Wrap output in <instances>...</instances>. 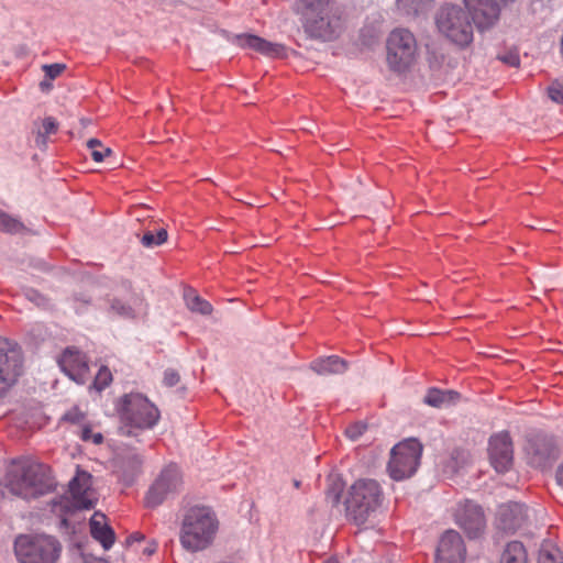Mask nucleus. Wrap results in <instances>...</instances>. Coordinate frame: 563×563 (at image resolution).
<instances>
[{
	"instance_id": "1",
	"label": "nucleus",
	"mask_w": 563,
	"mask_h": 563,
	"mask_svg": "<svg viewBox=\"0 0 563 563\" xmlns=\"http://www.w3.org/2000/svg\"><path fill=\"white\" fill-rule=\"evenodd\" d=\"M218 530L219 520L209 507L192 506L183 515L179 542L187 552H200L213 544Z\"/></svg>"
},
{
	"instance_id": "2",
	"label": "nucleus",
	"mask_w": 563,
	"mask_h": 563,
	"mask_svg": "<svg viewBox=\"0 0 563 563\" xmlns=\"http://www.w3.org/2000/svg\"><path fill=\"white\" fill-rule=\"evenodd\" d=\"M55 486L51 468L45 464L30 463L10 471L5 476L9 492L26 500L51 493Z\"/></svg>"
},
{
	"instance_id": "3",
	"label": "nucleus",
	"mask_w": 563,
	"mask_h": 563,
	"mask_svg": "<svg viewBox=\"0 0 563 563\" xmlns=\"http://www.w3.org/2000/svg\"><path fill=\"white\" fill-rule=\"evenodd\" d=\"M334 0H299L297 11L302 15L306 32L316 38L336 37L340 18L333 11Z\"/></svg>"
},
{
	"instance_id": "4",
	"label": "nucleus",
	"mask_w": 563,
	"mask_h": 563,
	"mask_svg": "<svg viewBox=\"0 0 563 563\" xmlns=\"http://www.w3.org/2000/svg\"><path fill=\"white\" fill-rule=\"evenodd\" d=\"M13 550L19 563H57L63 545L46 533H22L15 537Z\"/></svg>"
},
{
	"instance_id": "5",
	"label": "nucleus",
	"mask_w": 563,
	"mask_h": 563,
	"mask_svg": "<svg viewBox=\"0 0 563 563\" xmlns=\"http://www.w3.org/2000/svg\"><path fill=\"white\" fill-rule=\"evenodd\" d=\"M382 490L374 479H360L350 489L345 501L347 516L356 523L363 525L378 509Z\"/></svg>"
},
{
	"instance_id": "6",
	"label": "nucleus",
	"mask_w": 563,
	"mask_h": 563,
	"mask_svg": "<svg viewBox=\"0 0 563 563\" xmlns=\"http://www.w3.org/2000/svg\"><path fill=\"white\" fill-rule=\"evenodd\" d=\"M92 476L90 473L77 468L75 477L69 482L71 497L59 496L51 501L52 511L60 517L73 514L76 510L91 509L96 498L91 489Z\"/></svg>"
},
{
	"instance_id": "7",
	"label": "nucleus",
	"mask_w": 563,
	"mask_h": 563,
	"mask_svg": "<svg viewBox=\"0 0 563 563\" xmlns=\"http://www.w3.org/2000/svg\"><path fill=\"white\" fill-rule=\"evenodd\" d=\"M117 409L122 422L137 429H151L159 419L156 406L137 393L124 395Z\"/></svg>"
},
{
	"instance_id": "8",
	"label": "nucleus",
	"mask_w": 563,
	"mask_h": 563,
	"mask_svg": "<svg viewBox=\"0 0 563 563\" xmlns=\"http://www.w3.org/2000/svg\"><path fill=\"white\" fill-rule=\"evenodd\" d=\"M437 26L450 41L466 46L473 40V26L468 14L459 5L446 4L437 14Z\"/></svg>"
},
{
	"instance_id": "9",
	"label": "nucleus",
	"mask_w": 563,
	"mask_h": 563,
	"mask_svg": "<svg viewBox=\"0 0 563 563\" xmlns=\"http://www.w3.org/2000/svg\"><path fill=\"white\" fill-rule=\"evenodd\" d=\"M423 446L415 438L397 443L390 451L388 472L393 479L402 481L411 477L420 465Z\"/></svg>"
},
{
	"instance_id": "10",
	"label": "nucleus",
	"mask_w": 563,
	"mask_h": 563,
	"mask_svg": "<svg viewBox=\"0 0 563 563\" xmlns=\"http://www.w3.org/2000/svg\"><path fill=\"white\" fill-rule=\"evenodd\" d=\"M418 45L407 29L394 30L387 38V63L394 71H405L416 60Z\"/></svg>"
},
{
	"instance_id": "11",
	"label": "nucleus",
	"mask_w": 563,
	"mask_h": 563,
	"mask_svg": "<svg viewBox=\"0 0 563 563\" xmlns=\"http://www.w3.org/2000/svg\"><path fill=\"white\" fill-rule=\"evenodd\" d=\"M22 353L9 340L0 338V397L22 374Z\"/></svg>"
},
{
	"instance_id": "12",
	"label": "nucleus",
	"mask_w": 563,
	"mask_h": 563,
	"mask_svg": "<svg viewBox=\"0 0 563 563\" xmlns=\"http://www.w3.org/2000/svg\"><path fill=\"white\" fill-rule=\"evenodd\" d=\"M181 484L179 468L174 464L168 465L150 487L145 497L146 506L151 508L159 506L169 495L178 493Z\"/></svg>"
},
{
	"instance_id": "13",
	"label": "nucleus",
	"mask_w": 563,
	"mask_h": 563,
	"mask_svg": "<svg viewBox=\"0 0 563 563\" xmlns=\"http://www.w3.org/2000/svg\"><path fill=\"white\" fill-rule=\"evenodd\" d=\"M455 522L471 539L479 538L486 528V519L482 507L472 501L459 504L455 514Z\"/></svg>"
},
{
	"instance_id": "14",
	"label": "nucleus",
	"mask_w": 563,
	"mask_h": 563,
	"mask_svg": "<svg viewBox=\"0 0 563 563\" xmlns=\"http://www.w3.org/2000/svg\"><path fill=\"white\" fill-rule=\"evenodd\" d=\"M527 520V509L522 504L507 503L498 507L495 527L498 531L515 533L526 525Z\"/></svg>"
},
{
	"instance_id": "15",
	"label": "nucleus",
	"mask_w": 563,
	"mask_h": 563,
	"mask_svg": "<svg viewBox=\"0 0 563 563\" xmlns=\"http://www.w3.org/2000/svg\"><path fill=\"white\" fill-rule=\"evenodd\" d=\"M466 549L461 534L454 530L445 531L435 553V563H463Z\"/></svg>"
},
{
	"instance_id": "16",
	"label": "nucleus",
	"mask_w": 563,
	"mask_h": 563,
	"mask_svg": "<svg viewBox=\"0 0 563 563\" xmlns=\"http://www.w3.org/2000/svg\"><path fill=\"white\" fill-rule=\"evenodd\" d=\"M464 3L468 15L479 30L493 26L499 19V3H501L499 0H464Z\"/></svg>"
},
{
	"instance_id": "17",
	"label": "nucleus",
	"mask_w": 563,
	"mask_h": 563,
	"mask_svg": "<svg viewBox=\"0 0 563 563\" xmlns=\"http://www.w3.org/2000/svg\"><path fill=\"white\" fill-rule=\"evenodd\" d=\"M488 453L494 468L504 473L512 464L514 450L512 442L508 433H498L489 439Z\"/></svg>"
},
{
	"instance_id": "18",
	"label": "nucleus",
	"mask_w": 563,
	"mask_h": 563,
	"mask_svg": "<svg viewBox=\"0 0 563 563\" xmlns=\"http://www.w3.org/2000/svg\"><path fill=\"white\" fill-rule=\"evenodd\" d=\"M62 371L77 384L88 379L89 366L84 353L75 347H67L58 360Z\"/></svg>"
},
{
	"instance_id": "19",
	"label": "nucleus",
	"mask_w": 563,
	"mask_h": 563,
	"mask_svg": "<svg viewBox=\"0 0 563 563\" xmlns=\"http://www.w3.org/2000/svg\"><path fill=\"white\" fill-rule=\"evenodd\" d=\"M236 43L243 48H251L268 57H286V47L279 43L269 42L253 34H241L236 36Z\"/></svg>"
},
{
	"instance_id": "20",
	"label": "nucleus",
	"mask_w": 563,
	"mask_h": 563,
	"mask_svg": "<svg viewBox=\"0 0 563 563\" xmlns=\"http://www.w3.org/2000/svg\"><path fill=\"white\" fill-rule=\"evenodd\" d=\"M527 450L532 462L539 466L545 465L550 460L558 456V449L553 439L547 435H536L529 441Z\"/></svg>"
},
{
	"instance_id": "21",
	"label": "nucleus",
	"mask_w": 563,
	"mask_h": 563,
	"mask_svg": "<svg viewBox=\"0 0 563 563\" xmlns=\"http://www.w3.org/2000/svg\"><path fill=\"white\" fill-rule=\"evenodd\" d=\"M90 533L92 538L99 541L106 550H109L114 543V532L104 523V515L95 512L90 519Z\"/></svg>"
},
{
	"instance_id": "22",
	"label": "nucleus",
	"mask_w": 563,
	"mask_h": 563,
	"mask_svg": "<svg viewBox=\"0 0 563 563\" xmlns=\"http://www.w3.org/2000/svg\"><path fill=\"white\" fill-rule=\"evenodd\" d=\"M310 367L318 375H336L343 374L347 369V363L336 355H331L314 360Z\"/></svg>"
},
{
	"instance_id": "23",
	"label": "nucleus",
	"mask_w": 563,
	"mask_h": 563,
	"mask_svg": "<svg viewBox=\"0 0 563 563\" xmlns=\"http://www.w3.org/2000/svg\"><path fill=\"white\" fill-rule=\"evenodd\" d=\"M459 399L460 394L457 391L429 388L423 398V402L430 407L442 408L456 404Z\"/></svg>"
},
{
	"instance_id": "24",
	"label": "nucleus",
	"mask_w": 563,
	"mask_h": 563,
	"mask_svg": "<svg viewBox=\"0 0 563 563\" xmlns=\"http://www.w3.org/2000/svg\"><path fill=\"white\" fill-rule=\"evenodd\" d=\"M499 563H528V551L520 541L508 542L499 558Z\"/></svg>"
},
{
	"instance_id": "25",
	"label": "nucleus",
	"mask_w": 563,
	"mask_h": 563,
	"mask_svg": "<svg viewBox=\"0 0 563 563\" xmlns=\"http://www.w3.org/2000/svg\"><path fill=\"white\" fill-rule=\"evenodd\" d=\"M184 300L186 307L191 311L200 314L208 316L212 312V306L202 299L194 288H185Z\"/></svg>"
},
{
	"instance_id": "26",
	"label": "nucleus",
	"mask_w": 563,
	"mask_h": 563,
	"mask_svg": "<svg viewBox=\"0 0 563 563\" xmlns=\"http://www.w3.org/2000/svg\"><path fill=\"white\" fill-rule=\"evenodd\" d=\"M58 130V123L52 117H47L43 120L42 128L38 129L35 136V144L40 148H45L47 144V136L55 134Z\"/></svg>"
},
{
	"instance_id": "27",
	"label": "nucleus",
	"mask_w": 563,
	"mask_h": 563,
	"mask_svg": "<svg viewBox=\"0 0 563 563\" xmlns=\"http://www.w3.org/2000/svg\"><path fill=\"white\" fill-rule=\"evenodd\" d=\"M467 460L468 453L466 451L462 449H454L451 452L449 460L445 462L444 471L455 473L460 467L467 463Z\"/></svg>"
},
{
	"instance_id": "28",
	"label": "nucleus",
	"mask_w": 563,
	"mask_h": 563,
	"mask_svg": "<svg viewBox=\"0 0 563 563\" xmlns=\"http://www.w3.org/2000/svg\"><path fill=\"white\" fill-rule=\"evenodd\" d=\"M25 229L24 224L10 214L0 211V231L7 233H19Z\"/></svg>"
},
{
	"instance_id": "29",
	"label": "nucleus",
	"mask_w": 563,
	"mask_h": 563,
	"mask_svg": "<svg viewBox=\"0 0 563 563\" xmlns=\"http://www.w3.org/2000/svg\"><path fill=\"white\" fill-rule=\"evenodd\" d=\"M87 146L91 151V157L95 162L100 163L104 157L112 154L110 147H106L98 139H90L87 141Z\"/></svg>"
},
{
	"instance_id": "30",
	"label": "nucleus",
	"mask_w": 563,
	"mask_h": 563,
	"mask_svg": "<svg viewBox=\"0 0 563 563\" xmlns=\"http://www.w3.org/2000/svg\"><path fill=\"white\" fill-rule=\"evenodd\" d=\"M168 239V233L165 229H159L156 234L151 231H147L143 234L141 239V243L145 247H154L162 245Z\"/></svg>"
},
{
	"instance_id": "31",
	"label": "nucleus",
	"mask_w": 563,
	"mask_h": 563,
	"mask_svg": "<svg viewBox=\"0 0 563 563\" xmlns=\"http://www.w3.org/2000/svg\"><path fill=\"white\" fill-rule=\"evenodd\" d=\"M112 383V373L107 366H101L93 379L92 387L102 391Z\"/></svg>"
},
{
	"instance_id": "32",
	"label": "nucleus",
	"mask_w": 563,
	"mask_h": 563,
	"mask_svg": "<svg viewBox=\"0 0 563 563\" xmlns=\"http://www.w3.org/2000/svg\"><path fill=\"white\" fill-rule=\"evenodd\" d=\"M344 485L340 479H333L327 489V499L332 506H336L341 501Z\"/></svg>"
},
{
	"instance_id": "33",
	"label": "nucleus",
	"mask_w": 563,
	"mask_h": 563,
	"mask_svg": "<svg viewBox=\"0 0 563 563\" xmlns=\"http://www.w3.org/2000/svg\"><path fill=\"white\" fill-rule=\"evenodd\" d=\"M110 310L113 313H115L120 317H123V318H134L135 317L134 308L130 305L123 303L119 299H113L111 301Z\"/></svg>"
},
{
	"instance_id": "34",
	"label": "nucleus",
	"mask_w": 563,
	"mask_h": 563,
	"mask_svg": "<svg viewBox=\"0 0 563 563\" xmlns=\"http://www.w3.org/2000/svg\"><path fill=\"white\" fill-rule=\"evenodd\" d=\"M537 563H563V558L559 549L542 550Z\"/></svg>"
},
{
	"instance_id": "35",
	"label": "nucleus",
	"mask_w": 563,
	"mask_h": 563,
	"mask_svg": "<svg viewBox=\"0 0 563 563\" xmlns=\"http://www.w3.org/2000/svg\"><path fill=\"white\" fill-rule=\"evenodd\" d=\"M548 96L552 101L563 103V80H553L548 87Z\"/></svg>"
},
{
	"instance_id": "36",
	"label": "nucleus",
	"mask_w": 563,
	"mask_h": 563,
	"mask_svg": "<svg viewBox=\"0 0 563 563\" xmlns=\"http://www.w3.org/2000/svg\"><path fill=\"white\" fill-rule=\"evenodd\" d=\"M367 426L361 421L350 424L345 429V434L352 441H356L366 430Z\"/></svg>"
},
{
	"instance_id": "37",
	"label": "nucleus",
	"mask_w": 563,
	"mask_h": 563,
	"mask_svg": "<svg viewBox=\"0 0 563 563\" xmlns=\"http://www.w3.org/2000/svg\"><path fill=\"white\" fill-rule=\"evenodd\" d=\"M498 59L511 67H518L520 65V56L517 51H509L505 54H500L498 55Z\"/></svg>"
},
{
	"instance_id": "38",
	"label": "nucleus",
	"mask_w": 563,
	"mask_h": 563,
	"mask_svg": "<svg viewBox=\"0 0 563 563\" xmlns=\"http://www.w3.org/2000/svg\"><path fill=\"white\" fill-rule=\"evenodd\" d=\"M64 69L65 65L57 63L43 66V70L45 71L46 77H48L49 79H55L56 77H58Z\"/></svg>"
},
{
	"instance_id": "39",
	"label": "nucleus",
	"mask_w": 563,
	"mask_h": 563,
	"mask_svg": "<svg viewBox=\"0 0 563 563\" xmlns=\"http://www.w3.org/2000/svg\"><path fill=\"white\" fill-rule=\"evenodd\" d=\"M179 380H180V376L177 371H175L173 368H167L164 372L163 382L167 387H173V386L177 385L179 383Z\"/></svg>"
},
{
	"instance_id": "40",
	"label": "nucleus",
	"mask_w": 563,
	"mask_h": 563,
	"mask_svg": "<svg viewBox=\"0 0 563 563\" xmlns=\"http://www.w3.org/2000/svg\"><path fill=\"white\" fill-rule=\"evenodd\" d=\"M81 418H82V415L77 409L70 410L67 413H65V416H64V420L73 422V423L79 422L81 420Z\"/></svg>"
},
{
	"instance_id": "41",
	"label": "nucleus",
	"mask_w": 563,
	"mask_h": 563,
	"mask_svg": "<svg viewBox=\"0 0 563 563\" xmlns=\"http://www.w3.org/2000/svg\"><path fill=\"white\" fill-rule=\"evenodd\" d=\"M92 430L90 427L88 426H85L82 429H81V439L84 441H90V439L92 438Z\"/></svg>"
},
{
	"instance_id": "42",
	"label": "nucleus",
	"mask_w": 563,
	"mask_h": 563,
	"mask_svg": "<svg viewBox=\"0 0 563 563\" xmlns=\"http://www.w3.org/2000/svg\"><path fill=\"white\" fill-rule=\"evenodd\" d=\"M142 540H144V534H142L140 532H135L126 539V543H132V542H136V541L139 542Z\"/></svg>"
},
{
	"instance_id": "43",
	"label": "nucleus",
	"mask_w": 563,
	"mask_h": 563,
	"mask_svg": "<svg viewBox=\"0 0 563 563\" xmlns=\"http://www.w3.org/2000/svg\"><path fill=\"white\" fill-rule=\"evenodd\" d=\"M157 549V543L155 541H152L144 550H143V553L146 554V555H152L153 553H155Z\"/></svg>"
},
{
	"instance_id": "44",
	"label": "nucleus",
	"mask_w": 563,
	"mask_h": 563,
	"mask_svg": "<svg viewBox=\"0 0 563 563\" xmlns=\"http://www.w3.org/2000/svg\"><path fill=\"white\" fill-rule=\"evenodd\" d=\"M556 479L559 485L563 487V463L559 466L556 471Z\"/></svg>"
},
{
	"instance_id": "45",
	"label": "nucleus",
	"mask_w": 563,
	"mask_h": 563,
	"mask_svg": "<svg viewBox=\"0 0 563 563\" xmlns=\"http://www.w3.org/2000/svg\"><path fill=\"white\" fill-rule=\"evenodd\" d=\"M90 441H92L95 444H100L103 441V437L101 433H93Z\"/></svg>"
},
{
	"instance_id": "46",
	"label": "nucleus",
	"mask_w": 563,
	"mask_h": 563,
	"mask_svg": "<svg viewBox=\"0 0 563 563\" xmlns=\"http://www.w3.org/2000/svg\"><path fill=\"white\" fill-rule=\"evenodd\" d=\"M86 563H107V562L102 559H92L90 561H87Z\"/></svg>"
},
{
	"instance_id": "47",
	"label": "nucleus",
	"mask_w": 563,
	"mask_h": 563,
	"mask_svg": "<svg viewBox=\"0 0 563 563\" xmlns=\"http://www.w3.org/2000/svg\"><path fill=\"white\" fill-rule=\"evenodd\" d=\"M76 300H80L82 301L84 303H89L90 302V299L88 298H78V297H75Z\"/></svg>"
},
{
	"instance_id": "48",
	"label": "nucleus",
	"mask_w": 563,
	"mask_h": 563,
	"mask_svg": "<svg viewBox=\"0 0 563 563\" xmlns=\"http://www.w3.org/2000/svg\"><path fill=\"white\" fill-rule=\"evenodd\" d=\"M324 563H339V562L336 559L331 558V559H328Z\"/></svg>"
},
{
	"instance_id": "49",
	"label": "nucleus",
	"mask_w": 563,
	"mask_h": 563,
	"mask_svg": "<svg viewBox=\"0 0 563 563\" xmlns=\"http://www.w3.org/2000/svg\"><path fill=\"white\" fill-rule=\"evenodd\" d=\"M123 286H124V288H126V289H131V286H132V285H131V283H130V282H125V283H123Z\"/></svg>"
},
{
	"instance_id": "50",
	"label": "nucleus",
	"mask_w": 563,
	"mask_h": 563,
	"mask_svg": "<svg viewBox=\"0 0 563 563\" xmlns=\"http://www.w3.org/2000/svg\"><path fill=\"white\" fill-rule=\"evenodd\" d=\"M37 298H41V301H44V297H41V295H37Z\"/></svg>"
},
{
	"instance_id": "51",
	"label": "nucleus",
	"mask_w": 563,
	"mask_h": 563,
	"mask_svg": "<svg viewBox=\"0 0 563 563\" xmlns=\"http://www.w3.org/2000/svg\"><path fill=\"white\" fill-rule=\"evenodd\" d=\"M37 298H41V301H44V297H41V295H37Z\"/></svg>"
}]
</instances>
